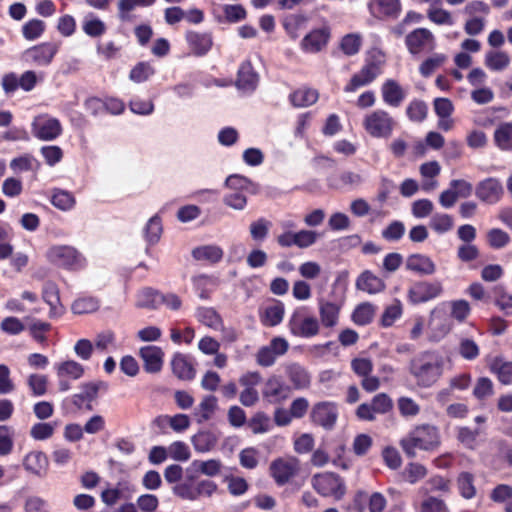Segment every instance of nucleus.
I'll list each match as a JSON object with an SVG mask.
<instances>
[{"instance_id": "47", "label": "nucleus", "mask_w": 512, "mask_h": 512, "mask_svg": "<svg viewBox=\"0 0 512 512\" xmlns=\"http://www.w3.org/2000/svg\"><path fill=\"white\" fill-rule=\"evenodd\" d=\"M163 232L162 220L158 215L151 217L144 227V238L149 246L157 244Z\"/></svg>"}, {"instance_id": "26", "label": "nucleus", "mask_w": 512, "mask_h": 512, "mask_svg": "<svg viewBox=\"0 0 512 512\" xmlns=\"http://www.w3.org/2000/svg\"><path fill=\"white\" fill-rule=\"evenodd\" d=\"M406 269L418 275H432L436 272V264L427 255L416 253L407 257Z\"/></svg>"}, {"instance_id": "15", "label": "nucleus", "mask_w": 512, "mask_h": 512, "mask_svg": "<svg viewBox=\"0 0 512 512\" xmlns=\"http://www.w3.org/2000/svg\"><path fill=\"white\" fill-rule=\"evenodd\" d=\"M262 376L257 371H248L239 378V384L243 387L239 401L246 407L254 406L259 401L257 386L261 383Z\"/></svg>"}, {"instance_id": "57", "label": "nucleus", "mask_w": 512, "mask_h": 512, "mask_svg": "<svg viewBox=\"0 0 512 512\" xmlns=\"http://www.w3.org/2000/svg\"><path fill=\"white\" fill-rule=\"evenodd\" d=\"M51 203L63 211L71 210L75 206V197L65 190H55L52 194Z\"/></svg>"}, {"instance_id": "38", "label": "nucleus", "mask_w": 512, "mask_h": 512, "mask_svg": "<svg viewBox=\"0 0 512 512\" xmlns=\"http://www.w3.org/2000/svg\"><path fill=\"white\" fill-rule=\"evenodd\" d=\"M286 374L295 389H306L309 387L311 377L308 371L299 364L292 363L286 367Z\"/></svg>"}, {"instance_id": "5", "label": "nucleus", "mask_w": 512, "mask_h": 512, "mask_svg": "<svg viewBox=\"0 0 512 512\" xmlns=\"http://www.w3.org/2000/svg\"><path fill=\"white\" fill-rule=\"evenodd\" d=\"M288 328L292 335L300 338H312L320 331L319 320L312 315L308 308H296L288 321Z\"/></svg>"}, {"instance_id": "4", "label": "nucleus", "mask_w": 512, "mask_h": 512, "mask_svg": "<svg viewBox=\"0 0 512 512\" xmlns=\"http://www.w3.org/2000/svg\"><path fill=\"white\" fill-rule=\"evenodd\" d=\"M490 12V6L486 2L482 0L469 1L463 8V14L466 17L465 33L469 36L481 34L485 29Z\"/></svg>"}, {"instance_id": "33", "label": "nucleus", "mask_w": 512, "mask_h": 512, "mask_svg": "<svg viewBox=\"0 0 512 512\" xmlns=\"http://www.w3.org/2000/svg\"><path fill=\"white\" fill-rule=\"evenodd\" d=\"M489 368L501 384H512V361L497 356L491 360Z\"/></svg>"}, {"instance_id": "41", "label": "nucleus", "mask_w": 512, "mask_h": 512, "mask_svg": "<svg viewBox=\"0 0 512 512\" xmlns=\"http://www.w3.org/2000/svg\"><path fill=\"white\" fill-rule=\"evenodd\" d=\"M23 465L31 473L42 476L46 473L48 459L44 453L35 451L26 455Z\"/></svg>"}, {"instance_id": "52", "label": "nucleus", "mask_w": 512, "mask_h": 512, "mask_svg": "<svg viewBox=\"0 0 512 512\" xmlns=\"http://www.w3.org/2000/svg\"><path fill=\"white\" fill-rule=\"evenodd\" d=\"M454 226L453 218L446 213H435L429 220V227L437 234H445Z\"/></svg>"}, {"instance_id": "24", "label": "nucleus", "mask_w": 512, "mask_h": 512, "mask_svg": "<svg viewBox=\"0 0 512 512\" xmlns=\"http://www.w3.org/2000/svg\"><path fill=\"white\" fill-rule=\"evenodd\" d=\"M42 299L49 305V316L59 317L63 314L64 308L60 302V291L58 285L53 281H46L42 287Z\"/></svg>"}, {"instance_id": "45", "label": "nucleus", "mask_w": 512, "mask_h": 512, "mask_svg": "<svg viewBox=\"0 0 512 512\" xmlns=\"http://www.w3.org/2000/svg\"><path fill=\"white\" fill-rule=\"evenodd\" d=\"M191 441L197 452L205 453L216 446L218 438L211 431H200L192 437Z\"/></svg>"}, {"instance_id": "61", "label": "nucleus", "mask_w": 512, "mask_h": 512, "mask_svg": "<svg viewBox=\"0 0 512 512\" xmlns=\"http://www.w3.org/2000/svg\"><path fill=\"white\" fill-rule=\"evenodd\" d=\"M45 31V23L39 19H32L22 27V34L26 40L33 41L41 37Z\"/></svg>"}, {"instance_id": "40", "label": "nucleus", "mask_w": 512, "mask_h": 512, "mask_svg": "<svg viewBox=\"0 0 512 512\" xmlns=\"http://www.w3.org/2000/svg\"><path fill=\"white\" fill-rule=\"evenodd\" d=\"M82 30L89 37L99 38L106 33L107 26L94 13H88L82 20Z\"/></svg>"}, {"instance_id": "64", "label": "nucleus", "mask_w": 512, "mask_h": 512, "mask_svg": "<svg viewBox=\"0 0 512 512\" xmlns=\"http://www.w3.org/2000/svg\"><path fill=\"white\" fill-rule=\"evenodd\" d=\"M419 512H450V510L443 499L435 496H426L420 503Z\"/></svg>"}, {"instance_id": "32", "label": "nucleus", "mask_w": 512, "mask_h": 512, "mask_svg": "<svg viewBox=\"0 0 512 512\" xmlns=\"http://www.w3.org/2000/svg\"><path fill=\"white\" fill-rule=\"evenodd\" d=\"M370 12L376 16L396 18L401 12L400 0H370Z\"/></svg>"}, {"instance_id": "13", "label": "nucleus", "mask_w": 512, "mask_h": 512, "mask_svg": "<svg viewBox=\"0 0 512 512\" xmlns=\"http://www.w3.org/2000/svg\"><path fill=\"white\" fill-rule=\"evenodd\" d=\"M59 48L60 43L43 42L25 50L23 53V59L27 63L45 67L52 62L53 58L59 51Z\"/></svg>"}, {"instance_id": "1", "label": "nucleus", "mask_w": 512, "mask_h": 512, "mask_svg": "<svg viewBox=\"0 0 512 512\" xmlns=\"http://www.w3.org/2000/svg\"><path fill=\"white\" fill-rule=\"evenodd\" d=\"M444 361L441 356L425 352L415 357L410 363V373L421 387H431L443 374Z\"/></svg>"}, {"instance_id": "58", "label": "nucleus", "mask_w": 512, "mask_h": 512, "mask_svg": "<svg viewBox=\"0 0 512 512\" xmlns=\"http://www.w3.org/2000/svg\"><path fill=\"white\" fill-rule=\"evenodd\" d=\"M193 480V476L187 475L185 481L178 483L173 487V493L182 499L190 501L197 500V494H195V483Z\"/></svg>"}, {"instance_id": "25", "label": "nucleus", "mask_w": 512, "mask_h": 512, "mask_svg": "<svg viewBox=\"0 0 512 512\" xmlns=\"http://www.w3.org/2000/svg\"><path fill=\"white\" fill-rule=\"evenodd\" d=\"M139 356L143 360L144 369L148 373H157L162 369L164 352L160 347L148 345L140 348Z\"/></svg>"}, {"instance_id": "29", "label": "nucleus", "mask_w": 512, "mask_h": 512, "mask_svg": "<svg viewBox=\"0 0 512 512\" xmlns=\"http://www.w3.org/2000/svg\"><path fill=\"white\" fill-rule=\"evenodd\" d=\"M328 40L329 32L327 29H316L303 38L301 48L307 53H317L327 45Z\"/></svg>"}, {"instance_id": "19", "label": "nucleus", "mask_w": 512, "mask_h": 512, "mask_svg": "<svg viewBox=\"0 0 512 512\" xmlns=\"http://www.w3.org/2000/svg\"><path fill=\"white\" fill-rule=\"evenodd\" d=\"M452 327L451 318L443 310L434 309L431 312L428 328L433 341L443 339L452 330Z\"/></svg>"}, {"instance_id": "21", "label": "nucleus", "mask_w": 512, "mask_h": 512, "mask_svg": "<svg viewBox=\"0 0 512 512\" xmlns=\"http://www.w3.org/2000/svg\"><path fill=\"white\" fill-rule=\"evenodd\" d=\"M290 388L278 376H270L263 387L262 395L270 403H281L289 397Z\"/></svg>"}, {"instance_id": "27", "label": "nucleus", "mask_w": 512, "mask_h": 512, "mask_svg": "<svg viewBox=\"0 0 512 512\" xmlns=\"http://www.w3.org/2000/svg\"><path fill=\"white\" fill-rule=\"evenodd\" d=\"M171 368L173 374L181 380H192L195 377L196 370L192 359L185 354L176 353L171 359Z\"/></svg>"}, {"instance_id": "42", "label": "nucleus", "mask_w": 512, "mask_h": 512, "mask_svg": "<svg viewBox=\"0 0 512 512\" xmlns=\"http://www.w3.org/2000/svg\"><path fill=\"white\" fill-rule=\"evenodd\" d=\"M427 18L436 25L453 26L455 19L450 11L440 7L441 3H428Z\"/></svg>"}, {"instance_id": "51", "label": "nucleus", "mask_w": 512, "mask_h": 512, "mask_svg": "<svg viewBox=\"0 0 512 512\" xmlns=\"http://www.w3.org/2000/svg\"><path fill=\"white\" fill-rule=\"evenodd\" d=\"M196 317L199 322L213 330L222 328V318L213 308H199L196 312Z\"/></svg>"}, {"instance_id": "28", "label": "nucleus", "mask_w": 512, "mask_h": 512, "mask_svg": "<svg viewBox=\"0 0 512 512\" xmlns=\"http://www.w3.org/2000/svg\"><path fill=\"white\" fill-rule=\"evenodd\" d=\"M134 492V487L128 482H119L115 487L105 489L101 493V499L106 505L112 506L121 499H130Z\"/></svg>"}, {"instance_id": "46", "label": "nucleus", "mask_w": 512, "mask_h": 512, "mask_svg": "<svg viewBox=\"0 0 512 512\" xmlns=\"http://www.w3.org/2000/svg\"><path fill=\"white\" fill-rule=\"evenodd\" d=\"M307 20V17L302 14H290L283 19V26L287 34L292 39H296L306 28Z\"/></svg>"}, {"instance_id": "2", "label": "nucleus", "mask_w": 512, "mask_h": 512, "mask_svg": "<svg viewBox=\"0 0 512 512\" xmlns=\"http://www.w3.org/2000/svg\"><path fill=\"white\" fill-rule=\"evenodd\" d=\"M440 444L439 431L435 426H417L400 441V446L408 457H415L417 450H433Z\"/></svg>"}, {"instance_id": "62", "label": "nucleus", "mask_w": 512, "mask_h": 512, "mask_svg": "<svg viewBox=\"0 0 512 512\" xmlns=\"http://www.w3.org/2000/svg\"><path fill=\"white\" fill-rule=\"evenodd\" d=\"M375 314V308L370 303H363L354 310L352 319L357 325L369 324Z\"/></svg>"}, {"instance_id": "8", "label": "nucleus", "mask_w": 512, "mask_h": 512, "mask_svg": "<svg viewBox=\"0 0 512 512\" xmlns=\"http://www.w3.org/2000/svg\"><path fill=\"white\" fill-rule=\"evenodd\" d=\"M300 469V461L296 457L285 456L276 458L270 463L269 473L278 486H283L296 477Z\"/></svg>"}, {"instance_id": "16", "label": "nucleus", "mask_w": 512, "mask_h": 512, "mask_svg": "<svg viewBox=\"0 0 512 512\" xmlns=\"http://www.w3.org/2000/svg\"><path fill=\"white\" fill-rule=\"evenodd\" d=\"M289 348V343L282 337H274L269 345L261 347L256 353V362L261 367L274 365L279 356L284 355Z\"/></svg>"}, {"instance_id": "56", "label": "nucleus", "mask_w": 512, "mask_h": 512, "mask_svg": "<svg viewBox=\"0 0 512 512\" xmlns=\"http://www.w3.org/2000/svg\"><path fill=\"white\" fill-rule=\"evenodd\" d=\"M191 467L197 472L213 477L221 472L222 463L217 459H210L206 461L195 460L192 462Z\"/></svg>"}, {"instance_id": "39", "label": "nucleus", "mask_w": 512, "mask_h": 512, "mask_svg": "<svg viewBox=\"0 0 512 512\" xmlns=\"http://www.w3.org/2000/svg\"><path fill=\"white\" fill-rule=\"evenodd\" d=\"M493 140L502 151H512V122L500 123L494 131Z\"/></svg>"}, {"instance_id": "44", "label": "nucleus", "mask_w": 512, "mask_h": 512, "mask_svg": "<svg viewBox=\"0 0 512 512\" xmlns=\"http://www.w3.org/2000/svg\"><path fill=\"white\" fill-rule=\"evenodd\" d=\"M318 97L319 94L317 90L303 87L290 95V102L295 107H307L314 104L318 100Z\"/></svg>"}, {"instance_id": "63", "label": "nucleus", "mask_w": 512, "mask_h": 512, "mask_svg": "<svg viewBox=\"0 0 512 512\" xmlns=\"http://www.w3.org/2000/svg\"><path fill=\"white\" fill-rule=\"evenodd\" d=\"M397 407L399 410V413L406 418H413L416 417L420 413V406L419 404L410 397H400L397 400Z\"/></svg>"}, {"instance_id": "50", "label": "nucleus", "mask_w": 512, "mask_h": 512, "mask_svg": "<svg viewBox=\"0 0 512 512\" xmlns=\"http://www.w3.org/2000/svg\"><path fill=\"white\" fill-rule=\"evenodd\" d=\"M459 493L465 499H472L476 495V487L474 485V475L470 472L463 471L459 473L456 479Z\"/></svg>"}, {"instance_id": "37", "label": "nucleus", "mask_w": 512, "mask_h": 512, "mask_svg": "<svg viewBox=\"0 0 512 512\" xmlns=\"http://www.w3.org/2000/svg\"><path fill=\"white\" fill-rule=\"evenodd\" d=\"M484 432L482 428L471 429L467 426H460L456 428V437L465 448L475 450L479 446V438Z\"/></svg>"}, {"instance_id": "6", "label": "nucleus", "mask_w": 512, "mask_h": 512, "mask_svg": "<svg viewBox=\"0 0 512 512\" xmlns=\"http://www.w3.org/2000/svg\"><path fill=\"white\" fill-rule=\"evenodd\" d=\"M362 124L370 136L387 138L392 134L396 122L387 111L376 109L364 116Z\"/></svg>"}, {"instance_id": "55", "label": "nucleus", "mask_w": 512, "mask_h": 512, "mask_svg": "<svg viewBox=\"0 0 512 512\" xmlns=\"http://www.w3.org/2000/svg\"><path fill=\"white\" fill-rule=\"evenodd\" d=\"M39 167L38 161L30 154L15 157L10 162V168L15 173L32 171Z\"/></svg>"}, {"instance_id": "18", "label": "nucleus", "mask_w": 512, "mask_h": 512, "mask_svg": "<svg viewBox=\"0 0 512 512\" xmlns=\"http://www.w3.org/2000/svg\"><path fill=\"white\" fill-rule=\"evenodd\" d=\"M312 421L325 429H331L338 418V408L333 402H319L311 411Z\"/></svg>"}, {"instance_id": "23", "label": "nucleus", "mask_w": 512, "mask_h": 512, "mask_svg": "<svg viewBox=\"0 0 512 512\" xmlns=\"http://www.w3.org/2000/svg\"><path fill=\"white\" fill-rule=\"evenodd\" d=\"M380 90L383 102L390 107H399L407 97V90L394 79H386Z\"/></svg>"}, {"instance_id": "60", "label": "nucleus", "mask_w": 512, "mask_h": 512, "mask_svg": "<svg viewBox=\"0 0 512 512\" xmlns=\"http://www.w3.org/2000/svg\"><path fill=\"white\" fill-rule=\"evenodd\" d=\"M403 313V306L400 300L394 299L393 302L384 310L381 323L384 327H390L394 322L401 317Z\"/></svg>"}, {"instance_id": "34", "label": "nucleus", "mask_w": 512, "mask_h": 512, "mask_svg": "<svg viewBox=\"0 0 512 512\" xmlns=\"http://www.w3.org/2000/svg\"><path fill=\"white\" fill-rule=\"evenodd\" d=\"M511 63V57L508 52L503 50H490L484 57L485 66L493 72L506 70Z\"/></svg>"}, {"instance_id": "54", "label": "nucleus", "mask_w": 512, "mask_h": 512, "mask_svg": "<svg viewBox=\"0 0 512 512\" xmlns=\"http://www.w3.org/2000/svg\"><path fill=\"white\" fill-rule=\"evenodd\" d=\"M492 295L495 305L505 314L512 315V295L503 286H495Z\"/></svg>"}, {"instance_id": "11", "label": "nucleus", "mask_w": 512, "mask_h": 512, "mask_svg": "<svg viewBox=\"0 0 512 512\" xmlns=\"http://www.w3.org/2000/svg\"><path fill=\"white\" fill-rule=\"evenodd\" d=\"M54 370L58 378L59 390L66 392L71 388V381L80 379L85 369L75 360H65L54 364Z\"/></svg>"}, {"instance_id": "59", "label": "nucleus", "mask_w": 512, "mask_h": 512, "mask_svg": "<svg viewBox=\"0 0 512 512\" xmlns=\"http://www.w3.org/2000/svg\"><path fill=\"white\" fill-rule=\"evenodd\" d=\"M446 60L447 56L445 54L435 53L421 63L419 72L423 77H429L435 70L441 67Z\"/></svg>"}, {"instance_id": "7", "label": "nucleus", "mask_w": 512, "mask_h": 512, "mask_svg": "<svg viewBox=\"0 0 512 512\" xmlns=\"http://www.w3.org/2000/svg\"><path fill=\"white\" fill-rule=\"evenodd\" d=\"M311 484L320 495L332 497L336 500H340L346 492L342 478L332 472L315 474L312 477Z\"/></svg>"}, {"instance_id": "48", "label": "nucleus", "mask_w": 512, "mask_h": 512, "mask_svg": "<svg viewBox=\"0 0 512 512\" xmlns=\"http://www.w3.org/2000/svg\"><path fill=\"white\" fill-rule=\"evenodd\" d=\"M217 409V398L213 395L205 396L195 409L198 423L208 421Z\"/></svg>"}, {"instance_id": "49", "label": "nucleus", "mask_w": 512, "mask_h": 512, "mask_svg": "<svg viewBox=\"0 0 512 512\" xmlns=\"http://www.w3.org/2000/svg\"><path fill=\"white\" fill-rule=\"evenodd\" d=\"M192 256L196 260H205L216 263L222 259L223 250L216 245H205L193 249Z\"/></svg>"}, {"instance_id": "36", "label": "nucleus", "mask_w": 512, "mask_h": 512, "mask_svg": "<svg viewBox=\"0 0 512 512\" xmlns=\"http://www.w3.org/2000/svg\"><path fill=\"white\" fill-rule=\"evenodd\" d=\"M356 287L369 294H376L385 289V283L371 271L366 270L357 278Z\"/></svg>"}, {"instance_id": "3", "label": "nucleus", "mask_w": 512, "mask_h": 512, "mask_svg": "<svg viewBox=\"0 0 512 512\" xmlns=\"http://www.w3.org/2000/svg\"><path fill=\"white\" fill-rule=\"evenodd\" d=\"M47 261L59 268L78 271L86 266V258L70 245H53L45 253Z\"/></svg>"}, {"instance_id": "43", "label": "nucleus", "mask_w": 512, "mask_h": 512, "mask_svg": "<svg viewBox=\"0 0 512 512\" xmlns=\"http://www.w3.org/2000/svg\"><path fill=\"white\" fill-rule=\"evenodd\" d=\"M284 313V304L281 301H276L264 309L261 321L265 326H276L282 322Z\"/></svg>"}, {"instance_id": "22", "label": "nucleus", "mask_w": 512, "mask_h": 512, "mask_svg": "<svg viewBox=\"0 0 512 512\" xmlns=\"http://www.w3.org/2000/svg\"><path fill=\"white\" fill-rule=\"evenodd\" d=\"M475 194L481 201L495 204L503 195V187L498 179L487 178L478 183Z\"/></svg>"}, {"instance_id": "17", "label": "nucleus", "mask_w": 512, "mask_h": 512, "mask_svg": "<svg viewBox=\"0 0 512 512\" xmlns=\"http://www.w3.org/2000/svg\"><path fill=\"white\" fill-rule=\"evenodd\" d=\"M106 390L107 384L102 381L89 382L81 386V391L72 395L71 402L78 409L92 410V401L96 399L100 390Z\"/></svg>"}, {"instance_id": "14", "label": "nucleus", "mask_w": 512, "mask_h": 512, "mask_svg": "<svg viewBox=\"0 0 512 512\" xmlns=\"http://www.w3.org/2000/svg\"><path fill=\"white\" fill-rule=\"evenodd\" d=\"M382 73V63L380 61L367 62L344 87L346 93H352L361 87L371 84Z\"/></svg>"}, {"instance_id": "20", "label": "nucleus", "mask_w": 512, "mask_h": 512, "mask_svg": "<svg viewBox=\"0 0 512 512\" xmlns=\"http://www.w3.org/2000/svg\"><path fill=\"white\" fill-rule=\"evenodd\" d=\"M185 40L190 53L197 57L205 56L213 46V37L209 32L187 31Z\"/></svg>"}, {"instance_id": "53", "label": "nucleus", "mask_w": 512, "mask_h": 512, "mask_svg": "<svg viewBox=\"0 0 512 512\" xmlns=\"http://www.w3.org/2000/svg\"><path fill=\"white\" fill-rule=\"evenodd\" d=\"M160 304V294L151 288H143L137 293L138 308L154 309Z\"/></svg>"}, {"instance_id": "30", "label": "nucleus", "mask_w": 512, "mask_h": 512, "mask_svg": "<svg viewBox=\"0 0 512 512\" xmlns=\"http://www.w3.org/2000/svg\"><path fill=\"white\" fill-rule=\"evenodd\" d=\"M259 76L250 62L241 64L238 70L237 87L244 92H253L258 86Z\"/></svg>"}, {"instance_id": "9", "label": "nucleus", "mask_w": 512, "mask_h": 512, "mask_svg": "<svg viewBox=\"0 0 512 512\" xmlns=\"http://www.w3.org/2000/svg\"><path fill=\"white\" fill-rule=\"evenodd\" d=\"M405 45L412 55L430 53L436 48V38L427 28H416L405 37Z\"/></svg>"}, {"instance_id": "31", "label": "nucleus", "mask_w": 512, "mask_h": 512, "mask_svg": "<svg viewBox=\"0 0 512 512\" xmlns=\"http://www.w3.org/2000/svg\"><path fill=\"white\" fill-rule=\"evenodd\" d=\"M320 322L326 328H332L338 324L340 306L337 303L323 298L318 300Z\"/></svg>"}, {"instance_id": "12", "label": "nucleus", "mask_w": 512, "mask_h": 512, "mask_svg": "<svg viewBox=\"0 0 512 512\" xmlns=\"http://www.w3.org/2000/svg\"><path fill=\"white\" fill-rule=\"evenodd\" d=\"M443 293V286L440 281H418L414 283L407 293L410 303L420 304L438 298Z\"/></svg>"}, {"instance_id": "10", "label": "nucleus", "mask_w": 512, "mask_h": 512, "mask_svg": "<svg viewBox=\"0 0 512 512\" xmlns=\"http://www.w3.org/2000/svg\"><path fill=\"white\" fill-rule=\"evenodd\" d=\"M31 130L34 137L42 141H53L63 132L61 122L49 114H40L34 117Z\"/></svg>"}, {"instance_id": "35", "label": "nucleus", "mask_w": 512, "mask_h": 512, "mask_svg": "<svg viewBox=\"0 0 512 512\" xmlns=\"http://www.w3.org/2000/svg\"><path fill=\"white\" fill-rule=\"evenodd\" d=\"M449 494L451 492V481L441 475H434L430 477L419 488V493L423 496H432V493Z\"/></svg>"}]
</instances>
